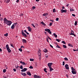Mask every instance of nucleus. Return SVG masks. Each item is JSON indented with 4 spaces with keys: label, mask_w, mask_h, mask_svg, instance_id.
Returning <instances> with one entry per match:
<instances>
[{
    "label": "nucleus",
    "mask_w": 78,
    "mask_h": 78,
    "mask_svg": "<svg viewBox=\"0 0 78 78\" xmlns=\"http://www.w3.org/2000/svg\"><path fill=\"white\" fill-rule=\"evenodd\" d=\"M4 36H5L6 37V36H8V33H7L5 34L4 35Z\"/></svg>",
    "instance_id": "nucleus-27"
},
{
    "label": "nucleus",
    "mask_w": 78,
    "mask_h": 78,
    "mask_svg": "<svg viewBox=\"0 0 78 78\" xmlns=\"http://www.w3.org/2000/svg\"><path fill=\"white\" fill-rule=\"evenodd\" d=\"M50 22H54L53 20H50Z\"/></svg>",
    "instance_id": "nucleus-52"
},
{
    "label": "nucleus",
    "mask_w": 78,
    "mask_h": 78,
    "mask_svg": "<svg viewBox=\"0 0 78 78\" xmlns=\"http://www.w3.org/2000/svg\"><path fill=\"white\" fill-rule=\"evenodd\" d=\"M17 23H14L11 27V29H12L13 30V29H14V28H15V26H16Z\"/></svg>",
    "instance_id": "nucleus-4"
},
{
    "label": "nucleus",
    "mask_w": 78,
    "mask_h": 78,
    "mask_svg": "<svg viewBox=\"0 0 78 78\" xmlns=\"http://www.w3.org/2000/svg\"><path fill=\"white\" fill-rule=\"evenodd\" d=\"M44 30L45 31H47V32H48L49 34H51V32L50 31V30L48 29H45Z\"/></svg>",
    "instance_id": "nucleus-5"
},
{
    "label": "nucleus",
    "mask_w": 78,
    "mask_h": 78,
    "mask_svg": "<svg viewBox=\"0 0 78 78\" xmlns=\"http://www.w3.org/2000/svg\"><path fill=\"white\" fill-rule=\"evenodd\" d=\"M43 51L44 53H47V52H48V51L47 50V49L45 48L43 50Z\"/></svg>",
    "instance_id": "nucleus-17"
},
{
    "label": "nucleus",
    "mask_w": 78,
    "mask_h": 78,
    "mask_svg": "<svg viewBox=\"0 0 78 78\" xmlns=\"http://www.w3.org/2000/svg\"><path fill=\"white\" fill-rule=\"evenodd\" d=\"M23 14L21 13L20 14V16H23Z\"/></svg>",
    "instance_id": "nucleus-50"
},
{
    "label": "nucleus",
    "mask_w": 78,
    "mask_h": 78,
    "mask_svg": "<svg viewBox=\"0 0 78 78\" xmlns=\"http://www.w3.org/2000/svg\"><path fill=\"white\" fill-rule=\"evenodd\" d=\"M50 46L51 48H53V46L51 45V44H50Z\"/></svg>",
    "instance_id": "nucleus-51"
},
{
    "label": "nucleus",
    "mask_w": 78,
    "mask_h": 78,
    "mask_svg": "<svg viewBox=\"0 0 78 78\" xmlns=\"http://www.w3.org/2000/svg\"><path fill=\"white\" fill-rule=\"evenodd\" d=\"M56 21H58V20H59V18H56Z\"/></svg>",
    "instance_id": "nucleus-43"
},
{
    "label": "nucleus",
    "mask_w": 78,
    "mask_h": 78,
    "mask_svg": "<svg viewBox=\"0 0 78 78\" xmlns=\"http://www.w3.org/2000/svg\"><path fill=\"white\" fill-rule=\"evenodd\" d=\"M19 2V0H17L16 1V2H17V3H18V2Z\"/></svg>",
    "instance_id": "nucleus-61"
},
{
    "label": "nucleus",
    "mask_w": 78,
    "mask_h": 78,
    "mask_svg": "<svg viewBox=\"0 0 78 78\" xmlns=\"http://www.w3.org/2000/svg\"><path fill=\"white\" fill-rule=\"evenodd\" d=\"M4 22L5 24H6L9 26H10L12 24V21L8 20L6 18H5L4 19Z\"/></svg>",
    "instance_id": "nucleus-1"
},
{
    "label": "nucleus",
    "mask_w": 78,
    "mask_h": 78,
    "mask_svg": "<svg viewBox=\"0 0 78 78\" xmlns=\"http://www.w3.org/2000/svg\"><path fill=\"white\" fill-rule=\"evenodd\" d=\"M21 74L22 75H23V76H27V74H26V73H25L21 72Z\"/></svg>",
    "instance_id": "nucleus-12"
},
{
    "label": "nucleus",
    "mask_w": 78,
    "mask_h": 78,
    "mask_svg": "<svg viewBox=\"0 0 78 78\" xmlns=\"http://www.w3.org/2000/svg\"><path fill=\"white\" fill-rule=\"evenodd\" d=\"M31 25H32V26H33V27H34V28H35L36 27L35 26H34V25L33 23H32L31 24Z\"/></svg>",
    "instance_id": "nucleus-34"
},
{
    "label": "nucleus",
    "mask_w": 78,
    "mask_h": 78,
    "mask_svg": "<svg viewBox=\"0 0 78 78\" xmlns=\"http://www.w3.org/2000/svg\"><path fill=\"white\" fill-rule=\"evenodd\" d=\"M30 61H34V59H33V58H30Z\"/></svg>",
    "instance_id": "nucleus-36"
},
{
    "label": "nucleus",
    "mask_w": 78,
    "mask_h": 78,
    "mask_svg": "<svg viewBox=\"0 0 78 78\" xmlns=\"http://www.w3.org/2000/svg\"><path fill=\"white\" fill-rule=\"evenodd\" d=\"M22 41L23 43H27V40L25 39H22Z\"/></svg>",
    "instance_id": "nucleus-13"
},
{
    "label": "nucleus",
    "mask_w": 78,
    "mask_h": 78,
    "mask_svg": "<svg viewBox=\"0 0 78 78\" xmlns=\"http://www.w3.org/2000/svg\"><path fill=\"white\" fill-rule=\"evenodd\" d=\"M6 69H4L3 70V72L4 73H5V72H6Z\"/></svg>",
    "instance_id": "nucleus-38"
},
{
    "label": "nucleus",
    "mask_w": 78,
    "mask_h": 78,
    "mask_svg": "<svg viewBox=\"0 0 78 78\" xmlns=\"http://www.w3.org/2000/svg\"><path fill=\"white\" fill-rule=\"evenodd\" d=\"M20 67L18 66L17 67H16L15 68H16V69H17L18 68V67Z\"/></svg>",
    "instance_id": "nucleus-55"
},
{
    "label": "nucleus",
    "mask_w": 78,
    "mask_h": 78,
    "mask_svg": "<svg viewBox=\"0 0 78 78\" xmlns=\"http://www.w3.org/2000/svg\"><path fill=\"white\" fill-rule=\"evenodd\" d=\"M36 8V7L34 6L32 7V9H34Z\"/></svg>",
    "instance_id": "nucleus-37"
},
{
    "label": "nucleus",
    "mask_w": 78,
    "mask_h": 78,
    "mask_svg": "<svg viewBox=\"0 0 78 78\" xmlns=\"http://www.w3.org/2000/svg\"><path fill=\"white\" fill-rule=\"evenodd\" d=\"M27 68H24L21 70V72H25V71H27Z\"/></svg>",
    "instance_id": "nucleus-10"
},
{
    "label": "nucleus",
    "mask_w": 78,
    "mask_h": 78,
    "mask_svg": "<svg viewBox=\"0 0 78 78\" xmlns=\"http://www.w3.org/2000/svg\"><path fill=\"white\" fill-rule=\"evenodd\" d=\"M61 13H63V12L66 13V12H67V10L61 9Z\"/></svg>",
    "instance_id": "nucleus-9"
},
{
    "label": "nucleus",
    "mask_w": 78,
    "mask_h": 78,
    "mask_svg": "<svg viewBox=\"0 0 78 78\" xmlns=\"http://www.w3.org/2000/svg\"><path fill=\"white\" fill-rule=\"evenodd\" d=\"M62 63H63V64H62L63 66H64V64H65V62H63Z\"/></svg>",
    "instance_id": "nucleus-46"
},
{
    "label": "nucleus",
    "mask_w": 78,
    "mask_h": 78,
    "mask_svg": "<svg viewBox=\"0 0 78 78\" xmlns=\"http://www.w3.org/2000/svg\"><path fill=\"white\" fill-rule=\"evenodd\" d=\"M52 64H53V63H49L48 64V66L49 67V68L51 67V66Z\"/></svg>",
    "instance_id": "nucleus-7"
},
{
    "label": "nucleus",
    "mask_w": 78,
    "mask_h": 78,
    "mask_svg": "<svg viewBox=\"0 0 78 78\" xmlns=\"http://www.w3.org/2000/svg\"><path fill=\"white\" fill-rule=\"evenodd\" d=\"M69 4H67L66 5V6H67V7H68V6H69Z\"/></svg>",
    "instance_id": "nucleus-58"
},
{
    "label": "nucleus",
    "mask_w": 78,
    "mask_h": 78,
    "mask_svg": "<svg viewBox=\"0 0 78 78\" xmlns=\"http://www.w3.org/2000/svg\"><path fill=\"white\" fill-rule=\"evenodd\" d=\"M2 49L1 48H0V52H2Z\"/></svg>",
    "instance_id": "nucleus-59"
},
{
    "label": "nucleus",
    "mask_w": 78,
    "mask_h": 78,
    "mask_svg": "<svg viewBox=\"0 0 78 78\" xmlns=\"http://www.w3.org/2000/svg\"><path fill=\"white\" fill-rule=\"evenodd\" d=\"M24 48V47H23V46H21V48Z\"/></svg>",
    "instance_id": "nucleus-57"
},
{
    "label": "nucleus",
    "mask_w": 78,
    "mask_h": 78,
    "mask_svg": "<svg viewBox=\"0 0 78 78\" xmlns=\"http://www.w3.org/2000/svg\"><path fill=\"white\" fill-rule=\"evenodd\" d=\"M20 64H22V65H26L25 63L24 62H22V61L20 62Z\"/></svg>",
    "instance_id": "nucleus-19"
},
{
    "label": "nucleus",
    "mask_w": 78,
    "mask_h": 78,
    "mask_svg": "<svg viewBox=\"0 0 78 78\" xmlns=\"http://www.w3.org/2000/svg\"><path fill=\"white\" fill-rule=\"evenodd\" d=\"M56 41H58V42H60V41H61V40H59L58 39H56Z\"/></svg>",
    "instance_id": "nucleus-28"
},
{
    "label": "nucleus",
    "mask_w": 78,
    "mask_h": 78,
    "mask_svg": "<svg viewBox=\"0 0 78 78\" xmlns=\"http://www.w3.org/2000/svg\"><path fill=\"white\" fill-rule=\"evenodd\" d=\"M48 15V13H45L44 14H43V16H47Z\"/></svg>",
    "instance_id": "nucleus-22"
},
{
    "label": "nucleus",
    "mask_w": 78,
    "mask_h": 78,
    "mask_svg": "<svg viewBox=\"0 0 78 78\" xmlns=\"http://www.w3.org/2000/svg\"><path fill=\"white\" fill-rule=\"evenodd\" d=\"M68 45L69 46V47H73V45L71 44H69Z\"/></svg>",
    "instance_id": "nucleus-25"
},
{
    "label": "nucleus",
    "mask_w": 78,
    "mask_h": 78,
    "mask_svg": "<svg viewBox=\"0 0 78 78\" xmlns=\"http://www.w3.org/2000/svg\"><path fill=\"white\" fill-rule=\"evenodd\" d=\"M48 39H50V40H51V38H50V37H48Z\"/></svg>",
    "instance_id": "nucleus-48"
},
{
    "label": "nucleus",
    "mask_w": 78,
    "mask_h": 78,
    "mask_svg": "<svg viewBox=\"0 0 78 78\" xmlns=\"http://www.w3.org/2000/svg\"><path fill=\"white\" fill-rule=\"evenodd\" d=\"M76 50L77 51H78V48L77 49H76Z\"/></svg>",
    "instance_id": "nucleus-64"
},
{
    "label": "nucleus",
    "mask_w": 78,
    "mask_h": 78,
    "mask_svg": "<svg viewBox=\"0 0 78 78\" xmlns=\"http://www.w3.org/2000/svg\"><path fill=\"white\" fill-rule=\"evenodd\" d=\"M29 68H30V69H33V67L32 66H30V67H29Z\"/></svg>",
    "instance_id": "nucleus-44"
},
{
    "label": "nucleus",
    "mask_w": 78,
    "mask_h": 78,
    "mask_svg": "<svg viewBox=\"0 0 78 78\" xmlns=\"http://www.w3.org/2000/svg\"><path fill=\"white\" fill-rule=\"evenodd\" d=\"M53 35L56 38L57 37V35H56L55 33H54Z\"/></svg>",
    "instance_id": "nucleus-23"
},
{
    "label": "nucleus",
    "mask_w": 78,
    "mask_h": 78,
    "mask_svg": "<svg viewBox=\"0 0 78 78\" xmlns=\"http://www.w3.org/2000/svg\"><path fill=\"white\" fill-rule=\"evenodd\" d=\"M46 70V69H44V72H46V73H47V71Z\"/></svg>",
    "instance_id": "nucleus-39"
},
{
    "label": "nucleus",
    "mask_w": 78,
    "mask_h": 78,
    "mask_svg": "<svg viewBox=\"0 0 78 78\" xmlns=\"http://www.w3.org/2000/svg\"><path fill=\"white\" fill-rule=\"evenodd\" d=\"M46 58H48V55L46 56Z\"/></svg>",
    "instance_id": "nucleus-63"
},
{
    "label": "nucleus",
    "mask_w": 78,
    "mask_h": 78,
    "mask_svg": "<svg viewBox=\"0 0 78 78\" xmlns=\"http://www.w3.org/2000/svg\"><path fill=\"white\" fill-rule=\"evenodd\" d=\"M56 47H57V48H61L58 45H57L56 46Z\"/></svg>",
    "instance_id": "nucleus-41"
},
{
    "label": "nucleus",
    "mask_w": 78,
    "mask_h": 78,
    "mask_svg": "<svg viewBox=\"0 0 78 78\" xmlns=\"http://www.w3.org/2000/svg\"><path fill=\"white\" fill-rule=\"evenodd\" d=\"M20 69H23V66L21 65L20 66Z\"/></svg>",
    "instance_id": "nucleus-35"
},
{
    "label": "nucleus",
    "mask_w": 78,
    "mask_h": 78,
    "mask_svg": "<svg viewBox=\"0 0 78 78\" xmlns=\"http://www.w3.org/2000/svg\"><path fill=\"white\" fill-rule=\"evenodd\" d=\"M24 32H25V33H26V34H27V35H29V33H28V32L27 31V30H24Z\"/></svg>",
    "instance_id": "nucleus-24"
},
{
    "label": "nucleus",
    "mask_w": 78,
    "mask_h": 78,
    "mask_svg": "<svg viewBox=\"0 0 78 78\" xmlns=\"http://www.w3.org/2000/svg\"><path fill=\"white\" fill-rule=\"evenodd\" d=\"M10 2V0H5V3H9Z\"/></svg>",
    "instance_id": "nucleus-16"
},
{
    "label": "nucleus",
    "mask_w": 78,
    "mask_h": 78,
    "mask_svg": "<svg viewBox=\"0 0 78 78\" xmlns=\"http://www.w3.org/2000/svg\"><path fill=\"white\" fill-rule=\"evenodd\" d=\"M39 59L40 60H41V55H39Z\"/></svg>",
    "instance_id": "nucleus-30"
},
{
    "label": "nucleus",
    "mask_w": 78,
    "mask_h": 78,
    "mask_svg": "<svg viewBox=\"0 0 78 78\" xmlns=\"http://www.w3.org/2000/svg\"><path fill=\"white\" fill-rule=\"evenodd\" d=\"M27 74L28 75H29V76H31V74L30 72H27Z\"/></svg>",
    "instance_id": "nucleus-18"
},
{
    "label": "nucleus",
    "mask_w": 78,
    "mask_h": 78,
    "mask_svg": "<svg viewBox=\"0 0 78 78\" xmlns=\"http://www.w3.org/2000/svg\"><path fill=\"white\" fill-rule=\"evenodd\" d=\"M53 12H56V10L55 9H54L53 10Z\"/></svg>",
    "instance_id": "nucleus-29"
},
{
    "label": "nucleus",
    "mask_w": 78,
    "mask_h": 78,
    "mask_svg": "<svg viewBox=\"0 0 78 78\" xmlns=\"http://www.w3.org/2000/svg\"><path fill=\"white\" fill-rule=\"evenodd\" d=\"M63 47H64V48H67V46L66 45H63Z\"/></svg>",
    "instance_id": "nucleus-26"
},
{
    "label": "nucleus",
    "mask_w": 78,
    "mask_h": 78,
    "mask_svg": "<svg viewBox=\"0 0 78 78\" xmlns=\"http://www.w3.org/2000/svg\"><path fill=\"white\" fill-rule=\"evenodd\" d=\"M65 67L66 68V69H67L68 70H69V65H68L67 64H66L65 66Z\"/></svg>",
    "instance_id": "nucleus-11"
},
{
    "label": "nucleus",
    "mask_w": 78,
    "mask_h": 78,
    "mask_svg": "<svg viewBox=\"0 0 78 78\" xmlns=\"http://www.w3.org/2000/svg\"><path fill=\"white\" fill-rule=\"evenodd\" d=\"M19 51H20L21 52L22 51V49L21 48L19 49Z\"/></svg>",
    "instance_id": "nucleus-33"
},
{
    "label": "nucleus",
    "mask_w": 78,
    "mask_h": 78,
    "mask_svg": "<svg viewBox=\"0 0 78 78\" xmlns=\"http://www.w3.org/2000/svg\"><path fill=\"white\" fill-rule=\"evenodd\" d=\"M13 70L14 71V72H16V69H13Z\"/></svg>",
    "instance_id": "nucleus-49"
},
{
    "label": "nucleus",
    "mask_w": 78,
    "mask_h": 78,
    "mask_svg": "<svg viewBox=\"0 0 78 78\" xmlns=\"http://www.w3.org/2000/svg\"><path fill=\"white\" fill-rule=\"evenodd\" d=\"M47 39V41L48 42H49V41H48V38H46Z\"/></svg>",
    "instance_id": "nucleus-54"
},
{
    "label": "nucleus",
    "mask_w": 78,
    "mask_h": 78,
    "mask_svg": "<svg viewBox=\"0 0 78 78\" xmlns=\"http://www.w3.org/2000/svg\"><path fill=\"white\" fill-rule=\"evenodd\" d=\"M28 31H29L31 32V27H28Z\"/></svg>",
    "instance_id": "nucleus-15"
},
{
    "label": "nucleus",
    "mask_w": 78,
    "mask_h": 78,
    "mask_svg": "<svg viewBox=\"0 0 78 78\" xmlns=\"http://www.w3.org/2000/svg\"><path fill=\"white\" fill-rule=\"evenodd\" d=\"M77 50H75V49H73V51H77Z\"/></svg>",
    "instance_id": "nucleus-60"
},
{
    "label": "nucleus",
    "mask_w": 78,
    "mask_h": 78,
    "mask_svg": "<svg viewBox=\"0 0 78 78\" xmlns=\"http://www.w3.org/2000/svg\"><path fill=\"white\" fill-rule=\"evenodd\" d=\"M52 25V23H50L49 24V26H51Z\"/></svg>",
    "instance_id": "nucleus-47"
},
{
    "label": "nucleus",
    "mask_w": 78,
    "mask_h": 78,
    "mask_svg": "<svg viewBox=\"0 0 78 78\" xmlns=\"http://www.w3.org/2000/svg\"><path fill=\"white\" fill-rule=\"evenodd\" d=\"M6 47L7 48V51H8V52H9V53H11V50L9 48V47L8 44H7L6 45Z\"/></svg>",
    "instance_id": "nucleus-3"
},
{
    "label": "nucleus",
    "mask_w": 78,
    "mask_h": 78,
    "mask_svg": "<svg viewBox=\"0 0 78 78\" xmlns=\"http://www.w3.org/2000/svg\"><path fill=\"white\" fill-rule=\"evenodd\" d=\"M41 50H39L38 51V55L39 56H41Z\"/></svg>",
    "instance_id": "nucleus-14"
},
{
    "label": "nucleus",
    "mask_w": 78,
    "mask_h": 78,
    "mask_svg": "<svg viewBox=\"0 0 78 78\" xmlns=\"http://www.w3.org/2000/svg\"><path fill=\"white\" fill-rule=\"evenodd\" d=\"M74 11V9L72 8L70 9V11L72 12V11Z\"/></svg>",
    "instance_id": "nucleus-31"
},
{
    "label": "nucleus",
    "mask_w": 78,
    "mask_h": 78,
    "mask_svg": "<svg viewBox=\"0 0 78 78\" xmlns=\"http://www.w3.org/2000/svg\"><path fill=\"white\" fill-rule=\"evenodd\" d=\"M21 34L23 36L25 37H27V35L25 34V33H24L23 31H22Z\"/></svg>",
    "instance_id": "nucleus-8"
},
{
    "label": "nucleus",
    "mask_w": 78,
    "mask_h": 78,
    "mask_svg": "<svg viewBox=\"0 0 78 78\" xmlns=\"http://www.w3.org/2000/svg\"><path fill=\"white\" fill-rule=\"evenodd\" d=\"M74 25H77V22L76 21L75 22Z\"/></svg>",
    "instance_id": "nucleus-40"
},
{
    "label": "nucleus",
    "mask_w": 78,
    "mask_h": 78,
    "mask_svg": "<svg viewBox=\"0 0 78 78\" xmlns=\"http://www.w3.org/2000/svg\"><path fill=\"white\" fill-rule=\"evenodd\" d=\"M49 70L50 72H51L52 70H53V69L51 68V67L50 68H49Z\"/></svg>",
    "instance_id": "nucleus-21"
},
{
    "label": "nucleus",
    "mask_w": 78,
    "mask_h": 78,
    "mask_svg": "<svg viewBox=\"0 0 78 78\" xmlns=\"http://www.w3.org/2000/svg\"><path fill=\"white\" fill-rule=\"evenodd\" d=\"M72 16H73V17H75V15L74 14H72Z\"/></svg>",
    "instance_id": "nucleus-53"
},
{
    "label": "nucleus",
    "mask_w": 78,
    "mask_h": 78,
    "mask_svg": "<svg viewBox=\"0 0 78 78\" xmlns=\"http://www.w3.org/2000/svg\"><path fill=\"white\" fill-rule=\"evenodd\" d=\"M64 8H65V7L64 6L62 7V9H64Z\"/></svg>",
    "instance_id": "nucleus-56"
},
{
    "label": "nucleus",
    "mask_w": 78,
    "mask_h": 78,
    "mask_svg": "<svg viewBox=\"0 0 78 78\" xmlns=\"http://www.w3.org/2000/svg\"><path fill=\"white\" fill-rule=\"evenodd\" d=\"M64 59L65 60H66V61H68V58H67L66 57L64 58Z\"/></svg>",
    "instance_id": "nucleus-32"
},
{
    "label": "nucleus",
    "mask_w": 78,
    "mask_h": 78,
    "mask_svg": "<svg viewBox=\"0 0 78 78\" xmlns=\"http://www.w3.org/2000/svg\"><path fill=\"white\" fill-rule=\"evenodd\" d=\"M69 34L70 35H73V36H75V37H76V35L75 34H74V31L72 30L71 31V33H70Z\"/></svg>",
    "instance_id": "nucleus-6"
},
{
    "label": "nucleus",
    "mask_w": 78,
    "mask_h": 78,
    "mask_svg": "<svg viewBox=\"0 0 78 78\" xmlns=\"http://www.w3.org/2000/svg\"><path fill=\"white\" fill-rule=\"evenodd\" d=\"M10 45H11V47H13V48H14V46L12 45V44H11Z\"/></svg>",
    "instance_id": "nucleus-45"
},
{
    "label": "nucleus",
    "mask_w": 78,
    "mask_h": 78,
    "mask_svg": "<svg viewBox=\"0 0 78 78\" xmlns=\"http://www.w3.org/2000/svg\"><path fill=\"white\" fill-rule=\"evenodd\" d=\"M39 0H36V2H39Z\"/></svg>",
    "instance_id": "nucleus-62"
},
{
    "label": "nucleus",
    "mask_w": 78,
    "mask_h": 78,
    "mask_svg": "<svg viewBox=\"0 0 78 78\" xmlns=\"http://www.w3.org/2000/svg\"><path fill=\"white\" fill-rule=\"evenodd\" d=\"M41 23V24H42V25H44V26H45L46 25L45 23H44V22H43V21H42Z\"/></svg>",
    "instance_id": "nucleus-20"
},
{
    "label": "nucleus",
    "mask_w": 78,
    "mask_h": 78,
    "mask_svg": "<svg viewBox=\"0 0 78 78\" xmlns=\"http://www.w3.org/2000/svg\"><path fill=\"white\" fill-rule=\"evenodd\" d=\"M71 70H72V73L73 74H76V71L75 69L74 68H73V67H71Z\"/></svg>",
    "instance_id": "nucleus-2"
},
{
    "label": "nucleus",
    "mask_w": 78,
    "mask_h": 78,
    "mask_svg": "<svg viewBox=\"0 0 78 78\" xmlns=\"http://www.w3.org/2000/svg\"><path fill=\"white\" fill-rule=\"evenodd\" d=\"M62 43H63V44H66V42H65L64 41H62Z\"/></svg>",
    "instance_id": "nucleus-42"
}]
</instances>
